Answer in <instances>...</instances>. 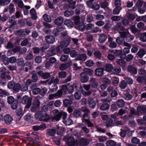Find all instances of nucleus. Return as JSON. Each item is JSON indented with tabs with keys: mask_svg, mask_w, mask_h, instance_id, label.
<instances>
[{
	"mask_svg": "<svg viewBox=\"0 0 146 146\" xmlns=\"http://www.w3.org/2000/svg\"><path fill=\"white\" fill-rule=\"evenodd\" d=\"M44 83L49 85H51L53 83V85L50 88V91L51 92H55L57 91L58 89L57 84L59 83V80L57 78L52 76L50 79L45 81Z\"/></svg>",
	"mask_w": 146,
	"mask_h": 146,
	"instance_id": "1",
	"label": "nucleus"
},
{
	"mask_svg": "<svg viewBox=\"0 0 146 146\" xmlns=\"http://www.w3.org/2000/svg\"><path fill=\"white\" fill-rule=\"evenodd\" d=\"M32 99L30 98L29 97L27 96H24L22 99L21 103L23 104H26L25 108H29L32 104Z\"/></svg>",
	"mask_w": 146,
	"mask_h": 146,
	"instance_id": "2",
	"label": "nucleus"
},
{
	"mask_svg": "<svg viewBox=\"0 0 146 146\" xmlns=\"http://www.w3.org/2000/svg\"><path fill=\"white\" fill-rule=\"evenodd\" d=\"M40 106V102L37 98L35 97L31 108V110L32 112L35 111Z\"/></svg>",
	"mask_w": 146,
	"mask_h": 146,
	"instance_id": "3",
	"label": "nucleus"
},
{
	"mask_svg": "<svg viewBox=\"0 0 146 146\" xmlns=\"http://www.w3.org/2000/svg\"><path fill=\"white\" fill-rule=\"evenodd\" d=\"M30 32V31L29 29H22L16 31L15 33L17 35L21 37H23L25 36L26 35H28Z\"/></svg>",
	"mask_w": 146,
	"mask_h": 146,
	"instance_id": "4",
	"label": "nucleus"
},
{
	"mask_svg": "<svg viewBox=\"0 0 146 146\" xmlns=\"http://www.w3.org/2000/svg\"><path fill=\"white\" fill-rule=\"evenodd\" d=\"M32 64L29 61L26 62L23 66L20 69V72L21 73L23 71L25 72H27L29 69H31L32 68Z\"/></svg>",
	"mask_w": 146,
	"mask_h": 146,
	"instance_id": "5",
	"label": "nucleus"
},
{
	"mask_svg": "<svg viewBox=\"0 0 146 146\" xmlns=\"http://www.w3.org/2000/svg\"><path fill=\"white\" fill-rule=\"evenodd\" d=\"M71 37H68L65 41H61L60 42V46L61 49L67 47L71 41Z\"/></svg>",
	"mask_w": 146,
	"mask_h": 146,
	"instance_id": "6",
	"label": "nucleus"
},
{
	"mask_svg": "<svg viewBox=\"0 0 146 146\" xmlns=\"http://www.w3.org/2000/svg\"><path fill=\"white\" fill-rule=\"evenodd\" d=\"M81 81L83 83H86L89 80V76L87 74L83 72H81L80 74Z\"/></svg>",
	"mask_w": 146,
	"mask_h": 146,
	"instance_id": "7",
	"label": "nucleus"
},
{
	"mask_svg": "<svg viewBox=\"0 0 146 146\" xmlns=\"http://www.w3.org/2000/svg\"><path fill=\"white\" fill-rule=\"evenodd\" d=\"M37 74L42 78L44 79H47L50 77V73L43 72L42 71L40 70L37 72Z\"/></svg>",
	"mask_w": 146,
	"mask_h": 146,
	"instance_id": "8",
	"label": "nucleus"
},
{
	"mask_svg": "<svg viewBox=\"0 0 146 146\" xmlns=\"http://www.w3.org/2000/svg\"><path fill=\"white\" fill-rule=\"evenodd\" d=\"M92 87L94 88H96L98 85V82L96 81L95 78H91L89 81Z\"/></svg>",
	"mask_w": 146,
	"mask_h": 146,
	"instance_id": "9",
	"label": "nucleus"
},
{
	"mask_svg": "<svg viewBox=\"0 0 146 146\" xmlns=\"http://www.w3.org/2000/svg\"><path fill=\"white\" fill-rule=\"evenodd\" d=\"M127 71L133 74H135L137 73V68L133 66L130 65L127 68Z\"/></svg>",
	"mask_w": 146,
	"mask_h": 146,
	"instance_id": "10",
	"label": "nucleus"
},
{
	"mask_svg": "<svg viewBox=\"0 0 146 146\" xmlns=\"http://www.w3.org/2000/svg\"><path fill=\"white\" fill-rule=\"evenodd\" d=\"M88 104L90 107L94 108L96 106V103L94 99L91 97H89L88 99Z\"/></svg>",
	"mask_w": 146,
	"mask_h": 146,
	"instance_id": "11",
	"label": "nucleus"
},
{
	"mask_svg": "<svg viewBox=\"0 0 146 146\" xmlns=\"http://www.w3.org/2000/svg\"><path fill=\"white\" fill-rule=\"evenodd\" d=\"M4 120L7 124L10 125L12 123L13 119L9 115L7 114L4 117Z\"/></svg>",
	"mask_w": 146,
	"mask_h": 146,
	"instance_id": "12",
	"label": "nucleus"
},
{
	"mask_svg": "<svg viewBox=\"0 0 146 146\" xmlns=\"http://www.w3.org/2000/svg\"><path fill=\"white\" fill-rule=\"evenodd\" d=\"M56 132V129H48L46 130V134L47 136H54Z\"/></svg>",
	"mask_w": 146,
	"mask_h": 146,
	"instance_id": "13",
	"label": "nucleus"
},
{
	"mask_svg": "<svg viewBox=\"0 0 146 146\" xmlns=\"http://www.w3.org/2000/svg\"><path fill=\"white\" fill-rule=\"evenodd\" d=\"M45 40L48 43H53L55 41V38L53 36L48 35L45 37Z\"/></svg>",
	"mask_w": 146,
	"mask_h": 146,
	"instance_id": "14",
	"label": "nucleus"
},
{
	"mask_svg": "<svg viewBox=\"0 0 146 146\" xmlns=\"http://www.w3.org/2000/svg\"><path fill=\"white\" fill-rule=\"evenodd\" d=\"M137 110L139 113L142 114L146 113V106H141L137 107Z\"/></svg>",
	"mask_w": 146,
	"mask_h": 146,
	"instance_id": "15",
	"label": "nucleus"
},
{
	"mask_svg": "<svg viewBox=\"0 0 146 146\" xmlns=\"http://www.w3.org/2000/svg\"><path fill=\"white\" fill-rule=\"evenodd\" d=\"M107 38V35L104 34H101L99 35V37L98 39L100 43H103L105 42Z\"/></svg>",
	"mask_w": 146,
	"mask_h": 146,
	"instance_id": "16",
	"label": "nucleus"
},
{
	"mask_svg": "<svg viewBox=\"0 0 146 146\" xmlns=\"http://www.w3.org/2000/svg\"><path fill=\"white\" fill-rule=\"evenodd\" d=\"M1 76L2 78H7L9 80H11V78L9 72H3L1 74Z\"/></svg>",
	"mask_w": 146,
	"mask_h": 146,
	"instance_id": "17",
	"label": "nucleus"
},
{
	"mask_svg": "<svg viewBox=\"0 0 146 146\" xmlns=\"http://www.w3.org/2000/svg\"><path fill=\"white\" fill-rule=\"evenodd\" d=\"M87 58V56L86 54H82L80 55H78L77 57L75 59L76 61L80 60L82 61H85Z\"/></svg>",
	"mask_w": 146,
	"mask_h": 146,
	"instance_id": "18",
	"label": "nucleus"
},
{
	"mask_svg": "<svg viewBox=\"0 0 146 146\" xmlns=\"http://www.w3.org/2000/svg\"><path fill=\"white\" fill-rule=\"evenodd\" d=\"M63 18L61 17H59L55 20L54 23L57 25H61L63 23Z\"/></svg>",
	"mask_w": 146,
	"mask_h": 146,
	"instance_id": "19",
	"label": "nucleus"
},
{
	"mask_svg": "<svg viewBox=\"0 0 146 146\" xmlns=\"http://www.w3.org/2000/svg\"><path fill=\"white\" fill-rule=\"evenodd\" d=\"M104 71V69L102 68H98L95 70V74L98 76H100L103 75Z\"/></svg>",
	"mask_w": 146,
	"mask_h": 146,
	"instance_id": "20",
	"label": "nucleus"
},
{
	"mask_svg": "<svg viewBox=\"0 0 146 146\" xmlns=\"http://www.w3.org/2000/svg\"><path fill=\"white\" fill-rule=\"evenodd\" d=\"M9 21L11 24L9 27H12L17 24V22L15 20V17L14 16H13L10 17L9 19Z\"/></svg>",
	"mask_w": 146,
	"mask_h": 146,
	"instance_id": "21",
	"label": "nucleus"
},
{
	"mask_svg": "<svg viewBox=\"0 0 146 146\" xmlns=\"http://www.w3.org/2000/svg\"><path fill=\"white\" fill-rule=\"evenodd\" d=\"M67 143L68 145L70 146L74 145L76 143L74 138L72 137H70L68 138Z\"/></svg>",
	"mask_w": 146,
	"mask_h": 146,
	"instance_id": "22",
	"label": "nucleus"
},
{
	"mask_svg": "<svg viewBox=\"0 0 146 146\" xmlns=\"http://www.w3.org/2000/svg\"><path fill=\"white\" fill-rule=\"evenodd\" d=\"M30 13L31 15V17L33 20H36L37 17L36 10L34 8L32 9L30 11Z\"/></svg>",
	"mask_w": 146,
	"mask_h": 146,
	"instance_id": "23",
	"label": "nucleus"
},
{
	"mask_svg": "<svg viewBox=\"0 0 146 146\" xmlns=\"http://www.w3.org/2000/svg\"><path fill=\"white\" fill-rule=\"evenodd\" d=\"M83 72L88 74L89 76L92 75L94 73V70L92 69L88 68H85L83 69Z\"/></svg>",
	"mask_w": 146,
	"mask_h": 146,
	"instance_id": "24",
	"label": "nucleus"
},
{
	"mask_svg": "<svg viewBox=\"0 0 146 146\" xmlns=\"http://www.w3.org/2000/svg\"><path fill=\"white\" fill-rule=\"evenodd\" d=\"M146 54L145 49L141 48L140 49L137 53V55L140 58H142L144 55Z\"/></svg>",
	"mask_w": 146,
	"mask_h": 146,
	"instance_id": "25",
	"label": "nucleus"
},
{
	"mask_svg": "<svg viewBox=\"0 0 146 146\" xmlns=\"http://www.w3.org/2000/svg\"><path fill=\"white\" fill-rule=\"evenodd\" d=\"M64 24L70 28L73 27L74 26L73 23L69 20H66L64 22Z\"/></svg>",
	"mask_w": 146,
	"mask_h": 146,
	"instance_id": "26",
	"label": "nucleus"
},
{
	"mask_svg": "<svg viewBox=\"0 0 146 146\" xmlns=\"http://www.w3.org/2000/svg\"><path fill=\"white\" fill-rule=\"evenodd\" d=\"M110 107L109 105L106 103H103L100 106V109L102 111L107 110Z\"/></svg>",
	"mask_w": 146,
	"mask_h": 146,
	"instance_id": "27",
	"label": "nucleus"
},
{
	"mask_svg": "<svg viewBox=\"0 0 146 146\" xmlns=\"http://www.w3.org/2000/svg\"><path fill=\"white\" fill-rule=\"evenodd\" d=\"M59 90H61V91L62 93V94L63 93L64 94H66L68 90L67 85L66 84L62 85L61 86V88Z\"/></svg>",
	"mask_w": 146,
	"mask_h": 146,
	"instance_id": "28",
	"label": "nucleus"
},
{
	"mask_svg": "<svg viewBox=\"0 0 146 146\" xmlns=\"http://www.w3.org/2000/svg\"><path fill=\"white\" fill-rule=\"evenodd\" d=\"M49 119V115L47 114H42L41 117L40 118V121H46Z\"/></svg>",
	"mask_w": 146,
	"mask_h": 146,
	"instance_id": "29",
	"label": "nucleus"
},
{
	"mask_svg": "<svg viewBox=\"0 0 146 146\" xmlns=\"http://www.w3.org/2000/svg\"><path fill=\"white\" fill-rule=\"evenodd\" d=\"M105 70L108 72H111L113 69L112 65L110 64H106L105 66Z\"/></svg>",
	"mask_w": 146,
	"mask_h": 146,
	"instance_id": "30",
	"label": "nucleus"
},
{
	"mask_svg": "<svg viewBox=\"0 0 146 146\" xmlns=\"http://www.w3.org/2000/svg\"><path fill=\"white\" fill-rule=\"evenodd\" d=\"M77 86L76 84H74L71 85L68 89V92L69 94H71L72 93L74 90V88H76Z\"/></svg>",
	"mask_w": 146,
	"mask_h": 146,
	"instance_id": "31",
	"label": "nucleus"
},
{
	"mask_svg": "<svg viewBox=\"0 0 146 146\" xmlns=\"http://www.w3.org/2000/svg\"><path fill=\"white\" fill-rule=\"evenodd\" d=\"M17 66L19 67L23 66L25 64V61L23 58H19L17 59Z\"/></svg>",
	"mask_w": 146,
	"mask_h": 146,
	"instance_id": "32",
	"label": "nucleus"
},
{
	"mask_svg": "<svg viewBox=\"0 0 146 146\" xmlns=\"http://www.w3.org/2000/svg\"><path fill=\"white\" fill-rule=\"evenodd\" d=\"M116 62L119 65L123 67H124L126 65V62L124 60L122 59H119L117 60Z\"/></svg>",
	"mask_w": 146,
	"mask_h": 146,
	"instance_id": "33",
	"label": "nucleus"
},
{
	"mask_svg": "<svg viewBox=\"0 0 146 146\" xmlns=\"http://www.w3.org/2000/svg\"><path fill=\"white\" fill-rule=\"evenodd\" d=\"M122 24L121 23H118L116 24L115 27H114V30L115 31H117L120 29L121 31H123L124 28L122 27Z\"/></svg>",
	"mask_w": 146,
	"mask_h": 146,
	"instance_id": "34",
	"label": "nucleus"
},
{
	"mask_svg": "<svg viewBox=\"0 0 146 146\" xmlns=\"http://www.w3.org/2000/svg\"><path fill=\"white\" fill-rule=\"evenodd\" d=\"M137 28L143 30H145L146 29V27L144 25V23L142 22L139 23L137 25Z\"/></svg>",
	"mask_w": 146,
	"mask_h": 146,
	"instance_id": "35",
	"label": "nucleus"
},
{
	"mask_svg": "<svg viewBox=\"0 0 146 146\" xmlns=\"http://www.w3.org/2000/svg\"><path fill=\"white\" fill-rule=\"evenodd\" d=\"M73 116L76 118H78L80 117L81 115V111L78 110H75L73 112Z\"/></svg>",
	"mask_w": 146,
	"mask_h": 146,
	"instance_id": "36",
	"label": "nucleus"
},
{
	"mask_svg": "<svg viewBox=\"0 0 146 146\" xmlns=\"http://www.w3.org/2000/svg\"><path fill=\"white\" fill-rule=\"evenodd\" d=\"M72 102L70 100L65 99L63 100V105L65 107L70 106L72 104Z\"/></svg>",
	"mask_w": 146,
	"mask_h": 146,
	"instance_id": "37",
	"label": "nucleus"
},
{
	"mask_svg": "<svg viewBox=\"0 0 146 146\" xmlns=\"http://www.w3.org/2000/svg\"><path fill=\"white\" fill-rule=\"evenodd\" d=\"M117 106L120 107H123L125 105V102L122 99H119L117 100L116 102Z\"/></svg>",
	"mask_w": 146,
	"mask_h": 146,
	"instance_id": "38",
	"label": "nucleus"
},
{
	"mask_svg": "<svg viewBox=\"0 0 146 146\" xmlns=\"http://www.w3.org/2000/svg\"><path fill=\"white\" fill-rule=\"evenodd\" d=\"M64 123L67 125H70L72 124V121L69 118H67L66 119L63 120Z\"/></svg>",
	"mask_w": 146,
	"mask_h": 146,
	"instance_id": "39",
	"label": "nucleus"
},
{
	"mask_svg": "<svg viewBox=\"0 0 146 146\" xmlns=\"http://www.w3.org/2000/svg\"><path fill=\"white\" fill-rule=\"evenodd\" d=\"M127 86V84L124 80H122L119 84V86L121 89H124Z\"/></svg>",
	"mask_w": 146,
	"mask_h": 146,
	"instance_id": "40",
	"label": "nucleus"
},
{
	"mask_svg": "<svg viewBox=\"0 0 146 146\" xmlns=\"http://www.w3.org/2000/svg\"><path fill=\"white\" fill-rule=\"evenodd\" d=\"M57 134L58 135H61L64 131V129L62 127L57 126L56 129Z\"/></svg>",
	"mask_w": 146,
	"mask_h": 146,
	"instance_id": "41",
	"label": "nucleus"
},
{
	"mask_svg": "<svg viewBox=\"0 0 146 146\" xmlns=\"http://www.w3.org/2000/svg\"><path fill=\"white\" fill-rule=\"evenodd\" d=\"M74 98L76 100H79L81 98L82 94L80 91H78L74 93Z\"/></svg>",
	"mask_w": 146,
	"mask_h": 146,
	"instance_id": "42",
	"label": "nucleus"
},
{
	"mask_svg": "<svg viewBox=\"0 0 146 146\" xmlns=\"http://www.w3.org/2000/svg\"><path fill=\"white\" fill-rule=\"evenodd\" d=\"M58 75L59 78H64L66 76L67 74L65 71H62L58 73Z\"/></svg>",
	"mask_w": 146,
	"mask_h": 146,
	"instance_id": "43",
	"label": "nucleus"
},
{
	"mask_svg": "<svg viewBox=\"0 0 146 146\" xmlns=\"http://www.w3.org/2000/svg\"><path fill=\"white\" fill-rule=\"evenodd\" d=\"M90 112H85L82 115V122L85 121L88 119V117L89 116V114Z\"/></svg>",
	"mask_w": 146,
	"mask_h": 146,
	"instance_id": "44",
	"label": "nucleus"
},
{
	"mask_svg": "<svg viewBox=\"0 0 146 146\" xmlns=\"http://www.w3.org/2000/svg\"><path fill=\"white\" fill-rule=\"evenodd\" d=\"M21 88V85L19 83H16L13 88V90L16 92H18Z\"/></svg>",
	"mask_w": 146,
	"mask_h": 146,
	"instance_id": "45",
	"label": "nucleus"
},
{
	"mask_svg": "<svg viewBox=\"0 0 146 146\" xmlns=\"http://www.w3.org/2000/svg\"><path fill=\"white\" fill-rule=\"evenodd\" d=\"M32 80L33 82H36L38 80V77L37 74L36 73H33L32 74L31 76Z\"/></svg>",
	"mask_w": 146,
	"mask_h": 146,
	"instance_id": "46",
	"label": "nucleus"
},
{
	"mask_svg": "<svg viewBox=\"0 0 146 146\" xmlns=\"http://www.w3.org/2000/svg\"><path fill=\"white\" fill-rule=\"evenodd\" d=\"M85 28V27L84 22L83 21H82L81 23L79 25L78 29L80 31H83L84 30Z\"/></svg>",
	"mask_w": 146,
	"mask_h": 146,
	"instance_id": "47",
	"label": "nucleus"
},
{
	"mask_svg": "<svg viewBox=\"0 0 146 146\" xmlns=\"http://www.w3.org/2000/svg\"><path fill=\"white\" fill-rule=\"evenodd\" d=\"M122 8L121 7H116L114 8L113 11V13L114 15H118L120 12V11L121 10Z\"/></svg>",
	"mask_w": 146,
	"mask_h": 146,
	"instance_id": "48",
	"label": "nucleus"
},
{
	"mask_svg": "<svg viewBox=\"0 0 146 146\" xmlns=\"http://www.w3.org/2000/svg\"><path fill=\"white\" fill-rule=\"evenodd\" d=\"M80 19V17L78 16H76L74 17V21L75 25H78L81 23Z\"/></svg>",
	"mask_w": 146,
	"mask_h": 146,
	"instance_id": "49",
	"label": "nucleus"
},
{
	"mask_svg": "<svg viewBox=\"0 0 146 146\" xmlns=\"http://www.w3.org/2000/svg\"><path fill=\"white\" fill-rule=\"evenodd\" d=\"M116 144L115 142L111 140H108L106 142V145L107 146H114Z\"/></svg>",
	"mask_w": 146,
	"mask_h": 146,
	"instance_id": "50",
	"label": "nucleus"
},
{
	"mask_svg": "<svg viewBox=\"0 0 146 146\" xmlns=\"http://www.w3.org/2000/svg\"><path fill=\"white\" fill-rule=\"evenodd\" d=\"M94 62L92 60H90L86 61L85 63L86 66L89 67L92 66L94 65Z\"/></svg>",
	"mask_w": 146,
	"mask_h": 146,
	"instance_id": "51",
	"label": "nucleus"
},
{
	"mask_svg": "<svg viewBox=\"0 0 146 146\" xmlns=\"http://www.w3.org/2000/svg\"><path fill=\"white\" fill-rule=\"evenodd\" d=\"M89 141L88 139H82L80 141L81 144L83 145H87L89 143Z\"/></svg>",
	"mask_w": 146,
	"mask_h": 146,
	"instance_id": "52",
	"label": "nucleus"
},
{
	"mask_svg": "<svg viewBox=\"0 0 146 146\" xmlns=\"http://www.w3.org/2000/svg\"><path fill=\"white\" fill-rule=\"evenodd\" d=\"M9 93L6 92L5 90H3L2 89H0V96L3 97L6 96L8 95Z\"/></svg>",
	"mask_w": 146,
	"mask_h": 146,
	"instance_id": "53",
	"label": "nucleus"
},
{
	"mask_svg": "<svg viewBox=\"0 0 146 146\" xmlns=\"http://www.w3.org/2000/svg\"><path fill=\"white\" fill-rule=\"evenodd\" d=\"M100 5L101 7L105 8L108 5L109 3L107 1H105L103 2H100Z\"/></svg>",
	"mask_w": 146,
	"mask_h": 146,
	"instance_id": "54",
	"label": "nucleus"
},
{
	"mask_svg": "<svg viewBox=\"0 0 146 146\" xmlns=\"http://www.w3.org/2000/svg\"><path fill=\"white\" fill-rule=\"evenodd\" d=\"M44 19L47 22H51V19L50 17L46 14H44L43 16Z\"/></svg>",
	"mask_w": 146,
	"mask_h": 146,
	"instance_id": "55",
	"label": "nucleus"
},
{
	"mask_svg": "<svg viewBox=\"0 0 146 146\" xmlns=\"http://www.w3.org/2000/svg\"><path fill=\"white\" fill-rule=\"evenodd\" d=\"M20 89L23 92H25L28 90V86L27 85V84L24 83L22 86H21Z\"/></svg>",
	"mask_w": 146,
	"mask_h": 146,
	"instance_id": "56",
	"label": "nucleus"
},
{
	"mask_svg": "<svg viewBox=\"0 0 146 146\" xmlns=\"http://www.w3.org/2000/svg\"><path fill=\"white\" fill-rule=\"evenodd\" d=\"M140 39L143 42L146 41V32H144L141 35Z\"/></svg>",
	"mask_w": 146,
	"mask_h": 146,
	"instance_id": "57",
	"label": "nucleus"
},
{
	"mask_svg": "<svg viewBox=\"0 0 146 146\" xmlns=\"http://www.w3.org/2000/svg\"><path fill=\"white\" fill-rule=\"evenodd\" d=\"M94 54L95 57L96 58L99 59L101 58L102 56V54L100 51H96L94 52Z\"/></svg>",
	"mask_w": 146,
	"mask_h": 146,
	"instance_id": "58",
	"label": "nucleus"
},
{
	"mask_svg": "<svg viewBox=\"0 0 146 146\" xmlns=\"http://www.w3.org/2000/svg\"><path fill=\"white\" fill-rule=\"evenodd\" d=\"M131 142L135 144H138L140 142L139 139L137 137H133L131 140Z\"/></svg>",
	"mask_w": 146,
	"mask_h": 146,
	"instance_id": "59",
	"label": "nucleus"
},
{
	"mask_svg": "<svg viewBox=\"0 0 146 146\" xmlns=\"http://www.w3.org/2000/svg\"><path fill=\"white\" fill-rule=\"evenodd\" d=\"M33 58V56L32 52H30L27 54L25 59L27 60H31Z\"/></svg>",
	"mask_w": 146,
	"mask_h": 146,
	"instance_id": "60",
	"label": "nucleus"
},
{
	"mask_svg": "<svg viewBox=\"0 0 146 146\" xmlns=\"http://www.w3.org/2000/svg\"><path fill=\"white\" fill-rule=\"evenodd\" d=\"M68 67L67 64H62L59 66V69L61 70H65Z\"/></svg>",
	"mask_w": 146,
	"mask_h": 146,
	"instance_id": "61",
	"label": "nucleus"
},
{
	"mask_svg": "<svg viewBox=\"0 0 146 146\" xmlns=\"http://www.w3.org/2000/svg\"><path fill=\"white\" fill-rule=\"evenodd\" d=\"M130 29L133 33H135L138 31V30L135 27V26L133 25L131 26Z\"/></svg>",
	"mask_w": 146,
	"mask_h": 146,
	"instance_id": "62",
	"label": "nucleus"
},
{
	"mask_svg": "<svg viewBox=\"0 0 146 146\" xmlns=\"http://www.w3.org/2000/svg\"><path fill=\"white\" fill-rule=\"evenodd\" d=\"M70 56L72 57H75L78 55L77 52L75 50H72L70 51Z\"/></svg>",
	"mask_w": 146,
	"mask_h": 146,
	"instance_id": "63",
	"label": "nucleus"
},
{
	"mask_svg": "<svg viewBox=\"0 0 146 146\" xmlns=\"http://www.w3.org/2000/svg\"><path fill=\"white\" fill-rule=\"evenodd\" d=\"M68 56L67 55H62L60 58V60L62 62H64L67 60Z\"/></svg>",
	"mask_w": 146,
	"mask_h": 146,
	"instance_id": "64",
	"label": "nucleus"
}]
</instances>
